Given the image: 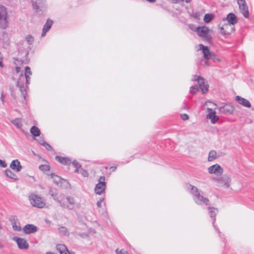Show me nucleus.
<instances>
[{"instance_id":"obj_1","label":"nucleus","mask_w":254,"mask_h":254,"mask_svg":"<svg viewBox=\"0 0 254 254\" xmlns=\"http://www.w3.org/2000/svg\"><path fill=\"white\" fill-rule=\"evenodd\" d=\"M51 195L59 205L62 208L72 210L76 204V201L73 197L66 196L62 193H52Z\"/></svg>"},{"instance_id":"obj_2","label":"nucleus","mask_w":254,"mask_h":254,"mask_svg":"<svg viewBox=\"0 0 254 254\" xmlns=\"http://www.w3.org/2000/svg\"><path fill=\"white\" fill-rule=\"evenodd\" d=\"M187 190L192 195L193 199L195 203L198 205L210 204L209 199L202 196L198 189L191 185L189 184L187 186Z\"/></svg>"},{"instance_id":"obj_3","label":"nucleus","mask_w":254,"mask_h":254,"mask_svg":"<svg viewBox=\"0 0 254 254\" xmlns=\"http://www.w3.org/2000/svg\"><path fill=\"white\" fill-rule=\"evenodd\" d=\"M30 83V80L24 76L23 74L21 73L17 82V86L18 87L22 95L23 96L24 99H26V89L27 85Z\"/></svg>"},{"instance_id":"obj_4","label":"nucleus","mask_w":254,"mask_h":254,"mask_svg":"<svg viewBox=\"0 0 254 254\" xmlns=\"http://www.w3.org/2000/svg\"><path fill=\"white\" fill-rule=\"evenodd\" d=\"M212 180L224 189L228 188L231 183V179L228 175L224 174L220 177L212 178Z\"/></svg>"},{"instance_id":"obj_5","label":"nucleus","mask_w":254,"mask_h":254,"mask_svg":"<svg viewBox=\"0 0 254 254\" xmlns=\"http://www.w3.org/2000/svg\"><path fill=\"white\" fill-rule=\"evenodd\" d=\"M29 199L30 203L34 207L42 208L46 206L45 200L39 195L31 194Z\"/></svg>"},{"instance_id":"obj_6","label":"nucleus","mask_w":254,"mask_h":254,"mask_svg":"<svg viewBox=\"0 0 254 254\" xmlns=\"http://www.w3.org/2000/svg\"><path fill=\"white\" fill-rule=\"evenodd\" d=\"M8 26L7 12L5 7L0 5V28L4 29Z\"/></svg>"},{"instance_id":"obj_7","label":"nucleus","mask_w":254,"mask_h":254,"mask_svg":"<svg viewBox=\"0 0 254 254\" xmlns=\"http://www.w3.org/2000/svg\"><path fill=\"white\" fill-rule=\"evenodd\" d=\"M195 31L205 41H209L210 40L211 36L209 34L210 30L207 27L205 26H198L196 28Z\"/></svg>"},{"instance_id":"obj_8","label":"nucleus","mask_w":254,"mask_h":254,"mask_svg":"<svg viewBox=\"0 0 254 254\" xmlns=\"http://www.w3.org/2000/svg\"><path fill=\"white\" fill-rule=\"evenodd\" d=\"M106 188L105 177L101 176L99 179L98 183L95 187V192L97 194H101L105 191Z\"/></svg>"},{"instance_id":"obj_9","label":"nucleus","mask_w":254,"mask_h":254,"mask_svg":"<svg viewBox=\"0 0 254 254\" xmlns=\"http://www.w3.org/2000/svg\"><path fill=\"white\" fill-rule=\"evenodd\" d=\"M199 50H202L204 58L206 60V61L202 60L201 62V64L202 65H206L207 61L211 58L212 53L210 52L208 47L207 46H205L202 44H199Z\"/></svg>"},{"instance_id":"obj_10","label":"nucleus","mask_w":254,"mask_h":254,"mask_svg":"<svg viewBox=\"0 0 254 254\" xmlns=\"http://www.w3.org/2000/svg\"><path fill=\"white\" fill-rule=\"evenodd\" d=\"M208 172L210 174H214L218 177L223 174V169L219 164H215L208 168Z\"/></svg>"},{"instance_id":"obj_11","label":"nucleus","mask_w":254,"mask_h":254,"mask_svg":"<svg viewBox=\"0 0 254 254\" xmlns=\"http://www.w3.org/2000/svg\"><path fill=\"white\" fill-rule=\"evenodd\" d=\"M239 9L242 13V14L243 15V16L245 18H249V8L248 6L245 1V0H241L240 2L238 3Z\"/></svg>"},{"instance_id":"obj_12","label":"nucleus","mask_w":254,"mask_h":254,"mask_svg":"<svg viewBox=\"0 0 254 254\" xmlns=\"http://www.w3.org/2000/svg\"><path fill=\"white\" fill-rule=\"evenodd\" d=\"M207 111L208 112L207 119L210 120L211 124H215L219 120V117L216 116V112L211 108H207Z\"/></svg>"},{"instance_id":"obj_13","label":"nucleus","mask_w":254,"mask_h":254,"mask_svg":"<svg viewBox=\"0 0 254 254\" xmlns=\"http://www.w3.org/2000/svg\"><path fill=\"white\" fill-rule=\"evenodd\" d=\"M32 5L36 12H39L45 7L46 0H32Z\"/></svg>"},{"instance_id":"obj_14","label":"nucleus","mask_w":254,"mask_h":254,"mask_svg":"<svg viewBox=\"0 0 254 254\" xmlns=\"http://www.w3.org/2000/svg\"><path fill=\"white\" fill-rule=\"evenodd\" d=\"M234 30V27L232 24L225 23L220 28V33L223 35H229Z\"/></svg>"},{"instance_id":"obj_15","label":"nucleus","mask_w":254,"mask_h":254,"mask_svg":"<svg viewBox=\"0 0 254 254\" xmlns=\"http://www.w3.org/2000/svg\"><path fill=\"white\" fill-rule=\"evenodd\" d=\"M193 80H197L199 87L203 94L205 93L208 91V84L203 78L197 77V79H194Z\"/></svg>"},{"instance_id":"obj_16","label":"nucleus","mask_w":254,"mask_h":254,"mask_svg":"<svg viewBox=\"0 0 254 254\" xmlns=\"http://www.w3.org/2000/svg\"><path fill=\"white\" fill-rule=\"evenodd\" d=\"M13 240L16 242L19 249L26 250L29 248V244L25 239L18 237H14Z\"/></svg>"},{"instance_id":"obj_17","label":"nucleus","mask_w":254,"mask_h":254,"mask_svg":"<svg viewBox=\"0 0 254 254\" xmlns=\"http://www.w3.org/2000/svg\"><path fill=\"white\" fill-rule=\"evenodd\" d=\"M220 112L224 114H231L234 111L233 107L230 104H226L219 108Z\"/></svg>"},{"instance_id":"obj_18","label":"nucleus","mask_w":254,"mask_h":254,"mask_svg":"<svg viewBox=\"0 0 254 254\" xmlns=\"http://www.w3.org/2000/svg\"><path fill=\"white\" fill-rule=\"evenodd\" d=\"M235 100L239 104L245 107L249 108L251 107V104L249 100L240 96H236Z\"/></svg>"},{"instance_id":"obj_19","label":"nucleus","mask_w":254,"mask_h":254,"mask_svg":"<svg viewBox=\"0 0 254 254\" xmlns=\"http://www.w3.org/2000/svg\"><path fill=\"white\" fill-rule=\"evenodd\" d=\"M24 232L26 234L35 233L37 231V227L33 224H26L23 229Z\"/></svg>"},{"instance_id":"obj_20","label":"nucleus","mask_w":254,"mask_h":254,"mask_svg":"<svg viewBox=\"0 0 254 254\" xmlns=\"http://www.w3.org/2000/svg\"><path fill=\"white\" fill-rule=\"evenodd\" d=\"M11 222V225L14 230L16 231H20L21 229L20 223L17 221V218L13 216L10 219Z\"/></svg>"},{"instance_id":"obj_21","label":"nucleus","mask_w":254,"mask_h":254,"mask_svg":"<svg viewBox=\"0 0 254 254\" xmlns=\"http://www.w3.org/2000/svg\"><path fill=\"white\" fill-rule=\"evenodd\" d=\"M10 167L11 169L15 170L17 172H19L22 168L20 163L18 160H13L10 165Z\"/></svg>"},{"instance_id":"obj_22","label":"nucleus","mask_w":254,"mask_h":254,"mask_svg":"<svg viewBox=\"0 0 254 254\" xmlns=\"http://www.w3.org/2000/svg\"><path fill=\"white\" fill-rule=\"evenodd\" d=\"M57 250L59 252L60 254H70L66 246L63 244H59L56 246Z\"/></svg>"},{"instance_id":"obj_23","label":"nucleus","mask_w":254,"mask_h":254,"mask_svg":"<svg viewBox=\"0 0 254 254\" xmlns=\"http://www.w3.org/2000/svg\"><path fill=\"white\" fill-rule=\"evenodd\" d=\"M228 23L234 25L237 22V17L234 13H230L227 16Z\"/></svg>"},{"instance_id":"obj_24","label":"nucleus","mask_w":254,"mask_h":254,"mask_svg":"<svg viewBox=\"0 0 254 254\" xmlns=\"http://www.w3.org/2000/svg\"><path fill=\"white\" fill-rule=\"evenodd\" d=\"M56 159L60 163L64 165H69L71 163V160L67 157H62L57 156L56 157Z\"/></svg>"},{"instance_id":"obj_25","label":"nucleus","mask_w":254,"mask_h":254,"mask_svg":"<svg viewBox=\"0 0 254 254\" xmlns=\"http://www.w3.org/2000/svg\"><path fill=\"white\" fill-rule=\"evenodd\" d=\"M5 174L6 177L14 180H18L17 176L9 169H6Z\"/></svg>"},{"instance_id":"obj_26","label":"nucleus","mask_w":254,"mask_h":254,"mask_svg":"<svg viewBox=\"0 0 254 254\" xmlns=\"http://www.w3.org/2000/svg\"><path fill=\"white\" fill-rule=\"evenodd\" d=\"M49 176L50 177L51 179L53 180L54 183L57 185H59L61 182V178L58 175H56L54 174H51L50 175H49Z\"/></svg>"},{"instance_id":"obj_27","label":"nucleus","mask_w":254,"mask_h":254,"mask_svg":"<svg viewBox=\"0 0 254 254\" xmlns=\"http://www.w3.org/2000/svg\"><path fill=\"white\" fill-rule=\"evenodd\" d=\"M30 132L34 136H39L41 134L40 129L36 126H33L31 128Z\"/></svg>"},{"instance_id":"obj_28","label":"nucleus","mask_w":254,"mask_h":254,"mask_svg":"<svg viewBox=\"0 0 254 254\" xmlns=\"http://www.w3.org/2000/svg\"><path fill=\"white\" fill-rule=\"evenodd\" d=\"M11 122L18 128H20L22 126V120L20 118L12 120Z\"/></svg>"},{"instance_id":"obj_29","label":"nucleus","mask_w":254,"mask_h":254,"mask_svg":"<svg viewBox=\"0 0 254 254\" xmlns=\"http://www.w3.org/2000/svg\"><path fill=\"white\" fill-rule=\"evenodd\" d=\"M217 158V153L215 150H211L208 155V161H212Z\"/></svg>"},{"instance_id":"obj_30","label":"nucleus","mask_w":254,"mask_h":254,"mask_svg":"<svg viewBox=\"0 0 254 254\" xmlns=\"http://www.w3.org/2000/svg\"><path fill=\"white\" fill-rule=\"evenodd\" d=\"M208 210L209 211V216L211 218H213L214 217H215V216L218 212L217 209L214 207H208Z\"/></svg>"},{"instance_id":"obj_31","label":"nucleus","mask_w":254,"mask_h":254,"mask_svg":"<svg viewBox=\"0 0 254 254\" xmlns=\"http://www.w3.org/2000/svg\"><path fill=\"white\" fill-rule=\"evenodd\" d=\"M32 74L31 69L29 66H26L25 69V73L24 76H25L28 80H30V75Z\"/></svg>"},{"instance_id":"obj_32","label":"nucleus","mask_w":254,"mask_h":254,"mask_svg":"<svg viewBox=\"0 0 254 254\" xmlns=\"http://www.w3.org/2000/svg\"><path fill=\"white\" fill-rule=\"evenodd\" d=\"M59 232L63 235L64 236H68L69 235V232L67 230V229L64 226L60 227L59 229Z\"/></svg>"},{"instance_id":"obj_33","label":"nucleus","mask_w":254,"mask_h":254,"mask_svg":"<svg viewBox=\"0 0 254 254\" xmlns=\"http://www.w3.org/2000/svg\"><path fill=\"white\" fill-rule=\"evenodd\" d=\"M52 24H53V21H52L51 20H48L43 27V29H45V30L48 31L50 30V29L51 28Z\"/></svg>"},{"instance_id":"obj_34","label":"nucleus","mask_w":254,"mask_h":254,"mask_svg":"<svg viewBox=\"0 0 254 254\" xmlns=\"http://www.w3.org/2000/svg\"><path fill=\"white\" fill-rule=\"evenodd\" d=\"M213 15L211 14H205L204 16V21L206 23H208L213 18Z\"/></svg>"},{"instance_id":"obj_35","label":"nucleus","mask_w":254,"mask_h":254,"mask_svg":"<svg viewBox=\"0 0 254 254\" xmlns=\"http://www.w3.org/2000/svg\"><path fill=\"white\" fill-rule=\"evenodd\" d=\"M25 40L27 42L28 44L31 45L33 44L34 39V37L32 35H28L26 36Z\"/></svg>"},{"instance_id":"obj_36","label":"nucleus","mask_w":254,"mask_h":254,"mask_svg":"<svg viewBox=\"0 0 254 254\" xmlns=\"http://www.w3.org/2000/svg\"><path fill=\"white\" fill-rule=\"evenodd\" d=\"M39 169L42 171L46 172L50 170V166L48 165H41L39 167Z\"/></svg>"},{"instance_id":"obj_37","label":"nucleus","mask_w":254,"mask_h":254,"mask_svg":"<svg viewBox=\"0 0 254 254\" xmlns=\"http://www.w3.org/2000/svg\"><path fill=\"white\" fill-rule=\"evenodd\" d=\"M198 91V87L197 85L192 86L190 88V92L191 94H195Z\"/></svg>"},{"instance_id":"obj_38","label":"nucleus","mask_w":254,"mask_h":254,"mask_svg":"<svg viewBox=\"0 0 254 254\" xmlns=\"http://www.w3.org/2000/svg\"><path fill=\"white\" fill-rule=\"evenodd\" d=\"M80 173L83 177H87L88 176V173L84 169H81L80 171Z\"/></svg>"},{"instance_id":"obj_39","label":"nucleus","mask_w":254,"mask_h":254,"mask_svg":"<svg viewBox=\"0 0 254 254\" xmlns=\"http://www.w3.org/2000/svg\"><path fill=\"white\" fill-rule=\"evenodd\" d=\"M116 253L117 254H128L126 251L124 250H119L118 249L116 250Z\"/></svg>"},{"instance_id":"obj_40","label":"nucleus","mask_w":254,"mask_h":254,"mask_svg":"<svg viewBox=\"0 0 254 254\" xmlns=\"http://www.w3.org/2000/svg\"><path fill=\"white\" fill-rule=\"evenodd\" d=\"M72 165L76 168H80L81 167V165L76 161H73Z\"/></svg>"},{"instance_id":"obj_41","label":"nucleus","mask_w":254,"mask_h":254,"mask_svg":"<svg viewBox=\"0 0 254 254\" xmlns=\"http://www.w3.org/2000/svg\"><path fill=\"white\" fill-rule=\"evenodd\" d=\"M43 146H44L48 150H51L52 149V146L46 142H45Z\"/></svg>"},{"instance_id":"obj_42","label":"nucleus","mask_w":254,"mask_h":254,"mask_svg":"<svg viewBox=\"0 0 254 254\" xmlns=\"http://www.w3.org/2000/svg\"><path fill=\"white\" fill-rule=\"evenodd\" d=\"M0 166L3 168H5L6 167V163L4 161L0 159Z\"/></svg>"},{"instance_id":"obj_43","label":"nucleus","mask_w":254,"mask_h":254,"mask_svg":"<svg viewBox=\"0 0 254 254\" xmlns=\"http://www.w3.org/2000/svg\"><path fill=\"white\" fill-rule=\"evenodd\" d=\"M182 120L186 121L188 120L189 118V116L187 114H184L181 115Z\"/></svg>"},{"instance_id":"obj_44","label":"nucleus","mask_w":254,"mask_h":254,"mask_svg":"<svg viewBox=\"0 0 254 254\" xmlns=\"http://www.w3.org/2000/svg\"><path fill=\"white\" fill-rule=\"evenodd\" d=\"M103 200H104V198H102V199H100L99 200H98L97 201V205L98 207H101V204H102V203Z\"/></svg>"},{"instance_id":"obj_45","label":"nucleus","mask_w":254,"mask_h":254,"mask_svg":"<svg viewBox=\"0 0 254 254\" xmlns=\"http://www.w3.org/2000/svg\"><path fill=\"white\" fill-rule=\"evenodd\" d=\"M193 17L196 19H199L200 13L199 12H195L193 13Z\"/></svg>"},{"instance_id":"obj_46","label":"nucleus","mask_w":254,"mask_h":254,"mask_svg":"<svg viewBox=\"0 0 254 254\" xmlns=\"http://www.w3.org/2000/svg\"><path fill=\"white\" fill-rule=\"evenodd\" d=\"M39 144L42 145H43L46 141H45L43 139L40 138L38 140Z\"/></svg>"},{"instance_id":"obj_47","label":"nucleus","mask_w":254,"mask_h":254,"mask_svg":"<svg viewBox=\"0 0 254 254\" xmlns=\"http://www.w3.org/2000/svg\"><path fill=\"white\" fill-rule=\"evenodd\" d=\"M215 218H214V219H213V221H212L213 225V226H214V228L215 229V230H216L217 231H218V233H220V232H219V231L218 229L216 227V226L215 225V224H214V223H215Z\"/></svg>"},{"instance_id":"obj_48","label":"nucleus","mask_w":254,"mask_h":254,"mask_svg":"<svg viewBox=\"0 0 254 254\" xmlns=\"http://www.w3.org/2000/svg\"><path fill=\"white\" fill-rule=\"evenodd\" d=\"M2 56L1 55V53H0V67L2 66Z\"/></svg>"},{"instance_id":"obj_49","label":"nucleus","mask_w":254,"mask_h":254,"mask_svg":"<svg viewBox=\"0 0 254 254\" xmlns=\"http://www.w3.org/2000/svg\"><path fill=\"white\" fill-rule=\"evenodd\" d=\"M48 31L45 30V29H43V32H42V37H44L46 34V33Z\"/></svg>"},{"instance_id":"obj_50","label":"nucleus","mask_w":254,"mask_h":254,"mask_svg":"<svg viewBox=\"0 0 254 254\" xmlns=\"http://www.w3.org/2000/svg\"><path fill=\"white\" fill-rule=\"evenodd\" d=\"M4 95L2 93H1V101L2 102V103L4 102Z\"/></svg>"},{"instance_id":"obj_51","label":"nucleus","mask_w":254,"mask_h":254,"mask_svg":"<svg viewBox=\"0 0 254 254\" xmlns=\"http://www.w3.org/2000/svg\"><path fill=\"white\" fill-rule=\"evenodd\" d=\"M20 67L18 66L16 67L15 69L17 72H19L20 71Z\"/></svg>"},{"instance_id":"obj_52","label":"nucleus","mask_w":254,"mask_h":254,"mask_svg":"<svg viewBox=\"0 0 254 254\" xmlns=\"http://www.w3.org/2000/svg\"><path fill=\"white\" fill-rule=\"evenodd\" d=\"M116 167L114 166L111 167L110 168V170H112L113 171H114L116 170Z\"/></svg>"},{"instance_id":"obj_53","label":"nucleus","mask_w":254,"mask_h":254,"mask_svg":"<svg viewBox=\"0 0 254 254\" xmlns=\"http://www.w3.org/2000/svg\"><path fill=\"white\" fill-rule=\"evenodd\" d=\"M197 77H199L198 76H196V75H193V77L192 78V80H194L193 79H197Z\"/></svg>"},{"instance_id":"obj_54","label":"nucleus","mask_w":254,"mask_h":254,"mask_svg":"<svg viewBox=\"0 0 254 254\" xmlns=\"http://www.w3.org/2000/svg\"><path fill=\"white\" fill-rule=\"evenodd\" d=\"M46 254H56L55 253L51 252H47Z\"/></svg>"},{"instance_id":"obj_55","label":"nucleus","mask_w":254,"mask_h":254,"mask_svg":"<svg viewBox=\"0 0 254 254\" xmlns=\"http://www.w3.org/2000/svg\"><path fill=\"white\" fill-rule=\"evenodd\" d=\"M147 0L150 2H154L156 1V0Z\"/></svg>"},{"instance_id":"obj_56","label":"nucleus","mask_w":254,"mask_h":254,"mask_svg":"<svg viewBox=\"0 0 254 254\" xmlns=\"http://www.w3.org/2000/svg\"><path fill=\"white\" fill-rule=\"evenodd\" d=\"M79 168H76V169L74 171L75 173H78L79 172Z\"/></svg>"},{"instance_id":"obj_57","label":"nucleus","mask_w":254,"mask_h":254,"mask_svg":"<svg viewBox=\"0 0 254 254\" xmlns=\"http://www.w3.org/2000/svg\"><path fill=\"white\" fill-rule=\"evenodd\" d=\"M191 0H186V2L189 3L190 1Z\"/></svg>"},{"instance_id":"obj_58","label":"nucleus","mask_w":254,"mask_h":254,"mask_svg":"<svg viewBox=\"0 0 254 254\" xmlns=\"http://www.w3.org/2000/svg\"><path fill=\"white\" fill-rule=\"evenodd\" d=\"M213 105L216 106V104L213 103Z\"/></svg>"},{"instance_id":"obj_59","label":"nucleus","mask_w":254,"mask_h":254,"mask_svg":"<svg viewBox=\"0 0 254 254\" xmlns=\"http://www.w3.org/2000/svg\"><path fill=\"white\" fill-rule=\"evenodd\" d=\"M93 233H96V232L94 230V231H93Z\"/></svg>"}]
</instances>
